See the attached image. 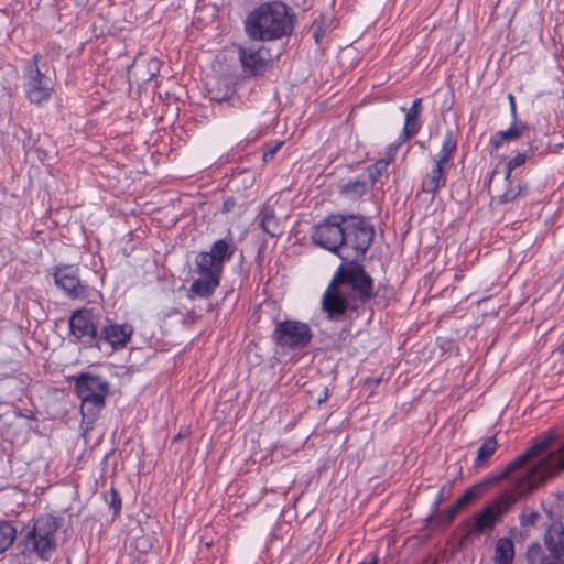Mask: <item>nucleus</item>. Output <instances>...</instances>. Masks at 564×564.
<instances>
[{"label":"nucleus","instance_id":"nucleus-1","mask_svg":"<svg viewBox=\"0 0 564 564\" xmlns=\"http://www.w3.org/2000/svg\"><path fill=\"white\" fill-rule=\"evenodd\" d=\"M376 294L373 279L360 261H343L323 294L322 310L329 321L351 323Z\"/></svg>","mask_w":564,"mask_h":564},{"label":"nucleus","instance_id":"nucleus-2","mask_svg":"<svg viewBox=\"0 0 564 564\" xmlns=\"http://www.w3.org/2000/svg\"><path fill=\"white\" fill-rule=\"evenodd\" d=\"M564 469V444L549 453L535 465L531 466L519 477L512 492L503 491L486 503L473 516L474 525L469 534H485L491 532L502 521L505 514L523 496L536 489L549 477Z\"/></svg>","mask_w":564,"mask_h":564},{"label":"nucleus","instance_id":"nucleus-3","mask_svg":"<svg viewBox=\"0 0 564 564\" xmlns=\"http://www.w3.org/2000/svg\"><path fill=\"white\" fill-rule=\"evenodd\" d=\"M295 22V14L284 2H264L249 13V39L268 42L290 36Z\"/></svg>","mask_w":564,"mask_h":564},{"label":"nucleus","instance_id":"nucleus-4","mask_svg":"<svg viewBox=\"0 0 564 564\" xmlns=\"http://www.w3.org/2000/svg\"><path fill=\"white\" fill-rule=\"evenodd\" d=\"M59 527L58 519L51 514L36 518L32 527L21 533V553L24 556L35 554L41 560H50L57 547L56 533Z\"/></svg>","mask_w":564,"mask_h":564},{"label":"nucleus","instance_id":"nucleus-5","mask_svg":"<svg viewBox=\"0 0 564 564\" xmlns=\"http://www.w3.org/2000/svg\"><path fill=\"white\" fill-rule=\"evenodd\" d=\"M341 247V261H360L375 239V227L360 214H345Z\"/></svg>","mask_w":564,"mask_h":564},{"label":"nucleus","instance_id":"nucleus-6","mask_svg":"<svg viewBox=\"0 0 564 564\" xmlns=\"http://www.w3.org/2000/svg\"><path fill=\"white\" fill-rule=\"evenodd\" d=\"M77 397L80 399V412L84 419L95 421L105 408L109 383L101 376L80 372L72 378Z\"/></svg>","mask_w":564,"mask_h":564},{"label":"nucleus","instance_id":"nucleus-7","mask_svg":"<svg viewBox=\"0 0 564 564\" xmlns=\"http://www.w3.org/2000/svg\"><path fill=\"white\" fill-rule=\"evenodd\" d=\"M346 213H333L313 226L311 239L313 243L339 257Z\"/></svg>","mask_w":564,"mask_h":564},{"label":"nucleus","instance_id":"nucleus-8","mask_svg":"<svg viewBox=\"0 0 564 564\" xmlns=\"http://www.w3.org/2000/svg\"><path fill=\"white\" fill-rule=\"evenodd\" d=\"M313 333L308 324L295 319L275 321L273 341L289 349H303L312 340Z\"/></svg>","mask_w":564,"mask_h":564},{"label":"nucleus","instance_id":"nucleus-9","mask_svg":"<svg viewBox=\"0 0 564 564\" xmlns=\"http://www.w3.org/2000/svg\"><path fill=\"white\" fill-rule=\"evenodd\" d=\"M101 321L102 316L93 310H76L68 319L69 334L77 340H83L87 347H98Z\"/></svg>","mask_w":564,"mask_h":564},{"label":"nucleus","instance_id":"nucleus-10","mask_svg":"<svg viewBox=\"0 0 564 564\" xmlns=\"http://www.w3.org/2000/svg\"><path fill=\"white\" fill-rule=\"evenodd\" d=\"M39 58L40 55H33L25 69V94L32 104H41L48 99L53 89L50 78L37 67Z\"/></svg>","mask_w":564,"mask_h":564},{"label":"nucleus","instance_id":"nucleus-11","mask_svg":"<svg viewBox=\"0 0 564 564\" xmlns=\"http://www.w3.org/2000/svg\"><path fill=\"white\" fill-rule=\"evenodd\" d=\"M54 281L64 294L69 299H85L87 285L82 282L78 268L74 265H57L54 268Z\"/></svg>","mask_w":564,"mask_h":564},{"label":"nucleus","instance_id":"nucleus-12","mask_svg":"<svg viewBox=\"0 0 564 564\" xmlns=\"http://www.w3.org/2000/svg\"><path fill=\"white\" fill-rule=\"evenodd\" d=\"M133 332V327L129 324H118L110 318L102 317L98 335V348L101 343H105L113 350H120L128 345Z\"/></svg>","mask_w":564,"mask_h":564},{"label":"nucleus","instance_id":"nucleus-13","mask_svg":"<svg viewBox=\"0 0 564 564\" xmlns=\"http://www.w3.org/2000/svg\"><path fill=\"white\" fill-rule=\"evenodd\" d=\"M238 85L239 82L234 75L212 77L206 83L208 97L212 101H229L232 106H235V93Z\"/></svg>","mask_w":564,"mask_h":564},{"label":"nucleus","instance_id":"nucleus-14","mask_svg":"<svg viewBox=\"0 0 564 564\" xmlns=\"http://www.w3.org/2000/svg\"><path fill=\"white\" fill-rule=\"evenodd\" d=\"M278 55H274L271 47L262 41L249 45V77L262 76L268 69L272 68Z\"/></svg>","mask_w":564,"mask_h":564},{"label":"nucleus","instance_id":"nucleus-15","mask_svg":"<svg viewBox=\"0 0 564 564\" xmlns=\"http://www.w3.org/2000/svg\"><path fill=\"white\" fill-rule=\"evenodd\" d=\"M552 441H553V436H547L544 440L535 443L533 446H531L524 453H522L521 455L516 457L513 460H511L500 474H498L494 477L492 481L498 482V481L507 479L513 471L522 468L533 457L543 454L550 447Z\"/></svg>","mask_w":564,"mask_h":564},{"label":"nucleus","instance_id":"nucleus-16","mask_svg":"<svg viewBox=\"0 0 564 564\" xmlns=\"http://www.w3.org/2000/svg\"><path fill=\"white\" fill-rule=\"evenodd\" d=\"M403 111H405V108H402ZM422 112V99L416 98L414 99L411 108L406 110L405 113V122L402 130L401 139L403 141L409 140L410 138L414 137L419 133L421 129V122H420V116Z\"/></svg>","mask_w":564,"mask_h":564},{"label":"nucleus","instance_id":"nucleus-17","mask_svg":"<svg viewBox=\"0 0 564 564\" xmlns=\"http://www.w3.org/2000/svg\"><path fill=\"white\" fill-rule=\"evenodd\" d=\"M445 184L446 176L444 165L434 162L432 171L422 181L421 191L434 195L441 187H444Z\"/></svg>","mask_w":564,"mask_h":564},{"label":"nucleus","instance_id":"nucleus-18","mask_svg":"<svg viewBox=\"0 0 564 564\" xmlns=\"http://www.w3.org/2000/svg\"><path fill=\"white\" fill-rule=\"evenodd\" d=\"M528 126L518 119L512 120V124L507 130L497 131L490 139V145L494 149H499L505 142L519 139Z\"/></svg>","mask_w":564,"mask_h":564},{"label":"nucleus","instance_id":"nucleus-19","mask_svg":"<svg viewBox=\"0 0 564 564\" xmlns=\"http://www.w3.org/2000/svg\"><path fill=\"white\" fill-rule=\"evenodd\" d=\"M254 223H257L258 227L261 228L271 237L276 236V230L279 229V221L272 206L263 204L254 219Z\"/></svg>","mask_w":564,"mask_h":564},{"label":"nucleus","instance_id":"nucleus-20","mask_svg":"<svg viewBox=\"0 0 564 564\" xmlns=\"http://www.w3.org/2000/svg\"><path fill=\"white\" fill-rule=\"evenodd\" d=\"M196 272L199 275H209L220 279L223 267L206 251L199 252L195 260Z\"/></svg>","mask_w":564,"mask_h":564},{"label":"nucleus","instance_id":"nucleus-21","mask_svg":"<svg viewBox=\"0 0 564 564\" xmlns=\"http://www.w3.org/2000/svg\"><path fill=\"white\" fill-rule=\"evenodd\" d=\"M220 279L209 275H199L189 286L188 292L199 297H207L219 285Z\"/></svg>","mask_w":564,"mask_h":564},{"label":"nucleus","instance_id":"nucleus-22","mask_svg":"<svg viewBox=\"0 0 564 564\" xmlns=\"http://www.w3.org/2000/svg\"><path fill=\"white\" fill-rule=\"evenodd\" d=\"M514 558V544L510 538L498 539L494 561L496 564H512Z\"/></svg>","mask_w":564,"mask_h":564},{"label":"nucleus","instance_id":"nucleus-23","mask_svg":"<svg viewBox=\"0 0 564 564\" xmlns=\"http://www.w3.org/2000/svg\"><path fill=\"white\" fill-rule=\"evenodd\" d=\"M457 149V139L455 137L454 131L447 130L442 143V148L436 158H434V162H438L443 165L449 162L453 154Z\"/></svg>","mask_w":564,"mask_h":564},{"label":"nucleus","instance_id":"nucleus-24","mask_svg":"<svg viewBox=\"0 0 564 564\" xmlns=\"http://www.w3.org/2000/svg\"><path fill=\"white\" fill-rule=\"evenodd\" d=\"M368 187L369 185L366 180L356 178L340 185L339 193L349 199H357L366 194Z\"/></svg>","mask_w":564,"mask_h":564},{"label":"nucleus","instance_id":"nucleus-25","mask_svg":"<svg viewBox=\"0 0 564 564\" xmlns=\"http://www.w3.org/2000/svg\"><path fill=\"white\" fill-rule=\"evenodd\" d=\"M544 543L554 560L564 555V531H549L544 536Z\"/></svg>","mask_w":564,"mask_h":564},{"label":"nucleus","instance_id":"nucleus-26","mask_svg":"<svg viewBox=\"0 0 564 564\" xmlns=\"http://www.w3.org/2000/svg\"><path fill=\"white\" fill-rule=\"evenodd\" d=\"M234 251L231 239H219L213 243L210 251L206 252L213 254L214 259L223 267L224 261L231 258Z\"/></svg>","mask_w":564,"mask_h":564},{"label":"nucleus","instance_id":"nucleus-27","mask_svg":"<svg viewBox=\"0 0 564 564\" xmlns=\"http://www.w3.org/2000/svg\"><path fill=\"white\" fill-rule=\"evenodd\" d=\"M497 446L498 443L495 436L487 438L477 451V456L474 460V467H482L495 454Z\"/></svg>","mask_w":564,"mask_h":564},{"label":"nucleus","instance_id":"nucleus-28","mask_svg":"<svg viewBox=\"0 0 564 564\" xmlns=\"http://www.w3.org/2000/svg\"><path fill=\"white\" fill-rule=\"evenodd\" d=\"M17 539V528L12 522L0 521V554L6 552Z\"/></svg>","mask_w":564,"mask_h":564},{"label":"nucleus","instance_id":"nucleus-29","mask_svg":"<svg viewBox=\"0 0 564 564\" xmlns=\"http://www.w3.org/2000/svg\"><path fill=\"white\" fill-rule=\"evenodd\" d=\"M486 486V482H480L469 487L467 490L464 491V494L460 497L456 499V507L463 510L464 508L471 505L473 501L481 495Z\"/></svg>","mask_w":564,"mask_h":564},{"label":"nucleus","instance_id":"nucleus-30","mask_svg":"<svg viewBox=\"0 0 564 564\" xmlns=\"http://www.w3.org/2000/svg\"><path fill=\"white\" fill-rule=\"evenodd\" d=\"M528 185L524 184H517V186L511 185V181L508 182V188L499 195V202L502 204L510 203L514 200L516 198L524 195L528 192Z\"/></svg>","mask_w":564,"mask_h":564},{"label":"nucleus","instance_id":"nucleus-31","mask_svg":"<svg viewBox=\"0 0 564 564\" xmlns=\"http://www.w3.org/2000/svg\"><path fill=\"white\" fill-rule=\"evenodd\" d=\"M391 159H380L367 169L368 180L370 184H375L377 180L387 172Z\"/></svg>","mask_w":564,"mask_h":564},{"label":"nucleus","instance_id":"nucleus-32","mask_svg":"<svg viewBox=\"0 0 564 564\" xmlns=\"http://www.w3.org/2000/svg\"><path fill=\"white\" fill-rule=\"evenodd\" d=\"M527 161L525 153H518L516 156L509 160L506 167L505 181L510 182L511 173L519 166L523 165Z\"/></svg>","mask_w":564,"mask_h":564},{"label":"nucleus","instance_id":"nucleus-33","mask_svg":"<svg viewBox=\"0 0 564 564\" xmlns=\"http://www.w3.org/2000/svg\"><path fill=\"white\" fill-rule=\"evenodd\" d=\"M544 551L542 546L538 543L532 544L529 546L527 551V558L530 564H539L542 558H545Z\"/></svg>","mask_w":564,"mask_h":564},{"label":"nucleus","instance_id":"nucleus-34","mask_svg":"<svg viewBox=\"0 0 564 564\" xmlns=\"http://www.w3.org/2000/svg\"><path fill=\"white\" fill-rule=\"evenodd\" d=\"M284 144L283 141H274L273 143H265L263 145L262 161L267 163L271 161L280 148Z\"/></svg>","mask_w":564,"mask_h":564},{"label":"nucleus","instance_id":"nucleus-35","mask_svg":"<svg viewBox=\"0 0 564 564\" xmlns=\"http://www.w3.org/2000/svg\"><path fill=\"white\" fill-rule=\"evenodd\" d=\"M106 501L109 505V508L113 510L115 516H118L121 510V498L119 492L111 488L109 494L106 496Z\"/></svg>","mask_w":564,"mask_h":564},{"label":"nucleus","instance_id":"nucleus-36","mask_svg":"<svg viewBox=\"0 0 564 564\" xmlns=\"http://www.w3.org/2000/svg\"><path fill=\"white\" fill-rule=\"evenodd\" d=\"M462 509L456 507V503L454 502L453 506H451L448 509L442 511L438 516H437V520H438V523L441 524H449L456 517V514L460 511Z\"/></svg>","mask_w":564,"mask_h":564},{"label":"nucleus","instance_id":"nucleus-37","mask_svg":"<svg viewBox=\"0 0 564 564\" xmlns=\"http://www.w3.org/2000/svg\"><path fill=\"white\" fill-rule=\"evenodd\" d=\"M539 518L540 514L536 511H530L529 513L522 512L520 516V524L522 527L534 525Z\"/></svg>","mask_w":564,"mask_h":564},{"label":"nucleus","instance_id":"nucleus-38","mask_svg":"<svg viewBox=\"0 0 564 564\" xmlns=\"http://www.w3.org/2000/svg\"><path fill=\"white\" fill-rule=\"evenodd\" d=\"M313 37L316 44H319L325 36V28L322 22L317 23L316 21L313 24Z\"/></svg>","mask_w":564,"mask_h":564},{"label":"nucleus","instance_id":"nucleus-39","mask_svg":"<svg viewBox=\"0 0 564 564\" xmlns=\"http://www.w3.org/2000/svg\"><path fill=\"white\" fill-rule=\"evenodd\" d=\"M508 100L510 102L509 107H510L512 120L516 121V119H518V118H517V106H516L514 96L512 94H509L508 95Z\"/></svg>","mask_w":564,"mask_h":564},{"label":"nucleus","instance_id":"nucleus-40","mask_svg":"<svg viewBox=\"0 0 564 564\" xmlns=\"http://www.w3.org/2000/svg\"><path fill=\"white\" fill-rule=\"evenodd\" d=\"M239 61L243 69H247V50L239 46Z\"/></svg>","mask_w":564,"mask_h":564},{"label":"nucleus","instance_id":"nucleus-41","mask_svg":"<svg viewBox=\"0 0 564 564\" xmlns=\"http://www.w3.org/2000/svg\"><path fill=\"white\" fill-rule=\"evenodd\" d=\"M350 334V325L345 326L338 334L339 339H346Z\"/></svg>","mask_w":564,"mask_h":564},{"label":"nucleus","instance_id":"nucleus-42","mask_svg":"<svg viewBox=\"0 0 564 564\" xmlns=\"http://www.w3.org/2000/svg\"><path fill=\"white\" fill-rule=\"evenodd\" d=\"M443 501V492L441 491L437 499L434 501L433 503V510L436 511L441 505V502Z\"/></svg>","mask_w":564,"mask_h":564},{"label":"nucleus","instance_id":"nucleus-43","mask_svg":"<svg viewBox=\"0 0 564 564\" xmlns=\"http://www.w3.org/2000/svg\"><path fill=\"white\" fill-rule=\"evenodd\" d=\"M327 398H328V390H327V388H325L324 394L319 395V398L317 400L318 404L325 402L327 400Z\"/></svg>","mask_w":564,"mask_h":564},{"label":"nucleus","instance_id":"nucleus-44","mask_svg":"<svg viewBox=\"0 0 564 564\" xmlns=\"http://www.w3.org/2000/svg\"><path fill=\"white\" fill-rule=\"evenodd\" d=\"M539 564H557L554 560H551L550 557L542 558V561Z\"/></svg>","mask_w":564,"mask_h":564},{"label":"nucleus","instance_id":"nucleus-45","mask_svg":"<svg viewBox=\"0 0 564 564\" xmlns=\"http://www.w3.org/2000/svg\"><path fill=\"white\" fill-rule=\"evenodd\" d=\"M377 563H378V557H377V555H373L370 561L360 562L359 564H377Z\"/></svg>","mask_w":564,"mask_h":564},{"label":"nucleus","instance_id":"nucleus-46","mask_svg":"<svg viewBox=\"0 0 564 564\" xmlns=\"http://www.w3.org/2000/svg\"><path fill=\"white\" fill-rule=\"evenodd\" d=\"M234 205L232 200L228 199L225 202L224 207L226 210H230V207Z\"/></svg>","mask_w":564,"mask_h":564},{"label":"nucleus","instance_id":"nucleus-47","mask_svg":"<svg viewBox=\"0 0 564 564\" xmlns=\"http://www.w3.org/2000/svg\"><path fill=\"white\" fill-rule=\"evenodd\" d=\"M150 64H151V65H152L156 70L159 69V67H158V65H159L158 59L153 58V59L150 62Z\"/></svg>","mask_w":564,"mask_h":564},{"label":"nucleus","instance_id":"nucleus-48","mask_svg":"<svg viewBox=\"0 0 564 564\" xmlns=\"http://www.w3.org/2000/svg\"><path fill=\"white\" fill-rule=\"evenodd\" d=\"M558 351L564 354V339L562 340V343L558 346Z\"/></svg>","mask_w":564,"mask_h":564},{"label":"nucleus","instance_id":"nucleus-49","mask_svg":"<svg viewBox=\"0 0 564 564\" xmlns=\"http://www.w3.org/2000/svg\"><path fill=\"white\" fill-rule=\"evenodd\" d=\"M181 437H182V434H181V433H178V434L174 437V441H177V440H180Z\"/></svg>","mask_w":564,"mask_h":564},{"label":"nucleus","instance_id":"nucleus-50","mask_svg":"<svg viewBox=\"0 0 564 564\" xmlns=\"http://www.w3.org/2000/svg\"><path fill=\"white\" fill-rule=\"evenodd\" d=\"M243 26H245V30H247V19L243 20Z\"/></svg>","mask_w":564,"mask_h":564},{"label":"nucleus","instance_id":"nucleus-51","mask_svg":"<svg viewBox=\"0 0 564 564\" xmlns=\"http://www.w3.org/2000/svg\"><path fill=\"white\" fill-rule=\"evenodd\" d=\"M381 379H375V382L378 384L380 383Z\"/></svg>","mask_w":564,"mask_h":564}]
</instances>
